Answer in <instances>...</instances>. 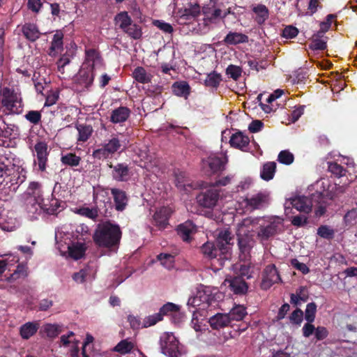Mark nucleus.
<instances>
[{
  "instance_id": "e2e57ef3",
  "label": "nucleus",
  "mask_w": 357,
  "mask_h": 357,
  "mask_svg": "<svg viewBox=\"0 0 357 357\" xmlns=\"http://www.w3.org/2000/svg\"><path fill=\"white\" fill-rule=\"evenodd\" d=\"M305 213H303L293 216L291 219L292 225L298 227L306 225L307 223V217Z\"/></svg>"
},
{
  "instance_id": "f257e3e1",
  "label": "nucleus",
  "mask_w": 357,
  "mask_h": 357,
  "mask_svg": "<svg viewBox=\"0 0 357 357\" xmlns=\"http://www.w3.org/2000/svg\"><path fill=\"white\" fill-rule=\"evenodd\" d=\"M121 238L122 231L120 227L109 220L99 223L93 234L96 246L110 252H117Z\"/></svg>"
},
{
  "instance_id": "de8ad7c7",
  "label": "nucleus",
  "mask_w": 357,
  "mask_h": 357,
  "mask_svg": "<svg viewBox=\"0 0 357 357\" xmlns=\"http://www.w3.org/2000/svg\"><path fill=\"white\" fill-rule=\"evenodd\" d=\"M317 313V304L314 302L310 303L307 304L305 312V319L306 321L312 323L315 320Z\"/></svg>"
},
{
  "instance_id": "aec40b11",
  "label": "nucleus",
  "mask_w": 357,
  "mask_h": 357,
  "mask_svg": "<svg viewBox=\"0 0 357 357\" xmlns=\"http://www.w3.org/2000/svg\"><path fill=\"white\" fill-rule=\"evenodd\" d=\"M75 128L77 132H78L77 144H82L87 142L93 132V127L87 123H77Z\"/></svg>"
},
{
  "instance_id": "423d86ee",
  "label": "nucleus",
  "mask_w": 357,
  "mask_h": 357,
  "mask_svg": "<svg viewBox=\"0 0 357 357\" xmlns=\"http://www.w3.org/2000/svg\"><path fill=\"white\" fill-rule=\"evenodd\" d=\"M122 146L120 140L116 135H112V138L105 140L100 144V147L93 150L92 157L98 160H107L112 157Z\"/></svg>"
},
{
  "instance_id": "6e6552de",
  "label": "nucleus",
  "mask_w": 357,
  "mask_h": 357,
  "mask_svg": "<svg viewBox=\"0 0 357 357\" xmlns=\"http://www.w3.org/2000/svg\"><path fill=\"white\" fill-rule=\"evenodd\" d=\"M2 104L5 109L10 112H19L22 110L23 105L20 95L13 93L8 88L0 87V104Z\"/></svg>"
},
{
  "instance_id": "338daca9",
  "label": "nucleus",
  "mask_w": 357,
  "mask_h": 357,
  "mask_svg": "<svg viewBox=\"0 0 357 357\" xmlns=\"http://www.w3.org/2000/svg\"><path fill=\"white\" fill-rule=\"evenodd\" d=\"M291 265L303 274H307L309 272V268L305 263H301L298 259H291Z\"/></svg>"
},
{
  "instance_id": "473e14b6",
  "label": "nucleus",
  "mask_w": 357,
  "mask_h": 357,
  "mask_svg": "<svg viewBox=\"0 0 357 357\" xmlns=\"http://www.w3.org/2000/svg\"><path fill=\"white\" fill-rule=\"evenodd\" d=\"M277 164L275 162H267L262 166L261 178L263 181H271L276 172Z\"/></svg>"
},
{
  "instance_id": "0e129e2a",
  "label": "nucleus",
  "mask_w": 357,
  "mask_h": 357,
  "mask_svg": "<svg viewBox=\"0 0 357 357\" xmlns=\"http://www.w3.org/2000/svg\"><path fill=\"white\" fill-rule=\"evenodd\" d=\"M33 81L36 90L38 93H42L45 87L48 86V82L43 77H36V74L33 75Z\"/></svg>"
},
{
  "instance_id": "c85d7f7f",
  "label": "nucleus",
  "mask_w": 357,
  "mask_h": 357,
  "mask_svg": "<svg viewBox=\"0 0 357 357\" xmlns=\"http://www.w3.org/2000/svg\"><path fill=\"white\" fill-rule=\"evenodd\" d=\"M24 36L29 41L34 42L40 38V32L36 24L33 23H26L22 28Z\"/></svg>"
},
{
  "instance_id": "bb28decb",
  "label": "nucleus",
  "mask_w": 357,
  "mask_h": 357,
  "mask_svg": "<svg viewBox=\"0 0 357 357\" xmlns=\"http://www.w3.org/2000/svg\"><path fill=\"white\" fill-rule=\"evenodd\" d=\"M344 192L345 188L344 185H340L335 183H328L327 184V188L326 190H324V192L316 193H321L322 197H324V200L326 198H327L331 201L340 194L344 193Z\"/></svg>"
},
{
  "instance_id": "69168bd1",
  "label": "nucleus",
  "mask_w": 357,
  "mask_h": 357,
  "mask_svg": "<svg viewBox=\"0 0 357 357\" xmlns=\"http://www.w3.org/2000/svg\"><path fill=\"white\" fill-rule=\"evenodd\" d=\"M129 113H112L110 121L113 123H123L128 119Z\"/></svg>"
},
{
  "instance_id": "4468645a",
  "label": "nucleus",
  "mask_w": 357,
  "mask_h": 357,
  "mask_svg": "<svg viewBox=\"0 0 357 357\" xmlns=\"http://www.w3.org/2000/svg\"><path fill=\"white\" fill-rule=\"evenodd\" d=\"M282 222L280 220L268 222L259 226L257 236L262 241H267L282 231Z\"/></svg>"
},
{
  "instance_id": "412c9836",
  "label": "nucleus",
  "mask_w": 357,
  "mask_h": 357,
  "mask_svg": "<svg viewBox=\"0 0 357 357\" xmlns=\"http://www.w3.org/2000/svg\"><path fill=\"white\" fill-rule=\"evenodd\" d=\"M226 281L228 282L230 290L234 294L243 295L248 292V284L242 277H234Z\"/></svg>"
},
{
  "instance_id": "f3484780",
  "label": "nucleus",
  "mask_w": 357,
  "mask_h": 357,
  "mask_svg": "<svg viewBox=\"0 0 357 357\" xmlns=\"http://www.w3.org/2000/svg\"><path fill=\"white\" fill-rule=\"evenodd\" d=\"M110 193H112L114 202V208L118 211H123L128 206V197L127 193L119 188H110Z\"/></svg>"
},
{
  "instance_id": "ddd939ff",
  "label": "nucleus",
  "mask_w": 357,
  "mask_h": 357,
  "mask_svg": "<svg viewBox=\"0 0 357 357\" xmlns=\"http://www.w3.org/2000/svg\"><path fill=\"white\" fill-rule=\"evenodd\" d=\"M269 192L266 191L259 192L250 197H245V206L252 210H261L269 204Z\"/></svg>"
},
{
  "instance_id": "680f3d73",
  "label": "nucleus",
  "mask_w": 357,
  "mask_h": 357,
  "mask_svg": "<svg viewBox=\"0 0 357 357\" xmlns=\"http://www.w3.org/2000/svg\"><path fill=\"white\" fill-rule=\"evenodd\" d=\"M317 235L324 239H332L334 237V230L328 226H321L317 229Z\"/></svg>"
},
{
  "instance_id": "4be33fe9",
  "label": "nucleus",
  "mask_w": 357,
  "mask_h": 357,
  "mask_svg": "<svg viewBox=\"0 0 357 357\" xmlns=\"http://www.w3.org/2000/svg\"><path fill=\"white\" fill-rule=\"evenodd\" d=\"M210 300V296L206 294L204 291H198L196 293V295L191 296L188 302H187V305L189 307H197L200 306L201 305H204V307L208 306Z\"/></svg>"
},
{
  "instance_id": "49530a36",
  "label": "nucleus",
  "mask_w": 357,
  "mask_h": 357,
  "mask_svg": "<svg viewBox=\"0 0 357 357\" xmlns=\"http://www.w3.org/2000/svg\"><path fill=\"white\" fill-rule=\"evenodd\" d=\"M253 11L256 13V20L259 24L263 23L268 16L267 8L264 5H258L254 8Z\"/></svg>"
},
{
  "instance_id": "8fccbe9b",
  "label": "nucleus",
  "mask_w": 357,
  "mask_h": 357,
  "mask_svg": "<svg viewBox=\"0 0 357 357\" xmlns=\"http://www.w3.org/2000/svg\"><path fill=\"white\" fill-rule=\"evenodd\" d=\"M28 275L27 267L24 264H18L16 267V270L11 274L10 280H17L18 279H24Z\"/></svg>"
},
{
  "instance_id": "7c9ffc66",
  "label": "nucleus",
  "mask_w": 357,
  "mask_h": 357,
  "mask_svg": "<svg viewBox=\"0 0 357 357\" xmlns=\"http://www.w3.org/2000/svg\"><path fill=\"white\" fill-rule=\"evenodd\" d=\"M248 314L246 312V308L243 305H234L233 308L230 310L229 313H226V315L228 316L230 320L240 321L243 319V318Z\"/></svg>"
},
{
  "instance_id": "b1692460",
  "label": "nucleus",
  "mask_w": 357,
  "mask_h": 357,
  "mask_svg": "<svg viewBox=\"0 0 357 357\" xmlns=\"http://www.w3.org/2000/svg\"><path fill=\"white\" fill-rule=\"evenodd\" d=\"M176 231L183 241L189 242L191 239L190 235L196 231V226L192 221L188 220L178 225Z\"/></svg>"
},
{
  "instance_id": "13d9d810",
  "label": "nucleus",
  "mask_w": 357,
  "mask_h": 357,
  "mask_svg": "<svg viewBox=\"0 0 357 357\" xmlns=\"http://www.w3.org/2000/svg\"><path fill=\"white\" fill-rule=\"evenodd\" d=\"M278 161L282 165H291L294 161V155L288 151H282L278 153Z\"/></svg>"
},
{
  "instance_id": "864d4df0",
  "label": "nucleus",
  "mask_w": 357,
  "mask_h": 357,
  "mask_svg": "<svg viewBox=\"0 0 357 357\" xmlns=\"http://www.w3.org/2000/svg\"><path fill=\"white\" fill-rule=\"evenodd\" d=\"M162 319L163 317H161V314H158V312H156L145 317V319L143 320L142 326L144 328H148L151 326H154L158 321H162Z\"/></svg>"
},
{
  "instance_id": "9d476101",
  "label": "nucleus",
  "mask_w": 357,
  "mask_h": 357,
  "mask_svg": "<svg viewBox=\"0 0 357 357\" xmlns=\"http://www.w3.org/2000/svg\"><path fill=\"white\" fill-rule=\"evenodd\" d=\"M162 353L169 357H180L179 342L172 333H167L161 340Z\"/></svg>"
},
{
  "instance_id": "a19ab883",
  "label": "nucleus",
  "mask_w": 357,
  "mask_h": 357,
  "mask_svg": "<svg viewBox=\"0 0 357 357\" xmlns=\"http://www.w3.org/2000/svg\"><path fill=\"white\" fill-rule=\"evenodd\" d=\"M14 167L5 156L0 155V180L13 172Z\"/></svg>"
},
{
  "instance_id": "a211bd4d",
  "label": "nucleus",
  "mask_w": 357,
  "mask_h": 357,
  "mask_svg": "<svg viewBox=\"0 0 357 357\" xmlns=\"http://www.w3.org/2000/svg\"><path fill=\"white\" fill-rule=\"evenodd\" d=\"M172 214V210L169 206H162L157 210L153 214V220H155L156 227L165 229Z\"/></svg>"
},
{
  "instance_id": "1a4fd4ad",
  "label": "nucleus",
  "mask_w": 357,
  "mask_h": 357,
  "mask_svg": "<svg viewBox=\"0 0 357 357\" xmlns=\"http://www.w3.org/2000/svg\"><path fill=\"white\" fill-rule=\"evenodd\" d=\"M34 165H37L38 169L41 172H45L47 168V157L50 151H47V144L45 141H38L34 146Z\"/></svg>"
},
{
  "instance_id": "4c0bfd02",
  "label": "nucleus",
  "mask_w": 357,
  "mask_h": 357,
  "mask_svg": "<svg viewBox=\"0 0 357 357\" xmlns=\"http://www.w3.org/2000/svg\"><path fill=\"white\" fill-rule=\"evenodd\" d=\"M63 35L61 31H56L54 35L52 45L50 47V55L54 56L56 52L61 51L63 49Z\"/></svg>"
},
{
  "instance_id": "09e8293b",
  "label": "nucleus",
  "mask_w": 357,
  "mask_h": 357,
  "mask_svg": "<svg viewBox=\"0 0 357 357\" xmlns=\"http://www.w3.org/2000/svg\"><path fill=\"white\" fill-rule=\"evenodd\" d=\"M78 214L96 221L98 218V209L97 208L83 207L78 209Z\"/></svg>"
},
{
  "instance_id": "37998d69",
  "label": "nucleus",
  "mask_w": 357,
  "mask_h": 357,
  "mask_svg": "<svg viewBox=\"0 0 357 357\" xmlns=\"http://www.w3.org/2000/svg\"><path fill=\"white\" fill-rule=\"evenodd\" d=\"M178 310H181V306L177 304L167 302L166 304L162 305L158 311V314H161V317H170Z\"/></svg>"
},
{
  "instance_id": "58836bf2",
  "label": "nucleus",
  "mask_w": 357,
  "mask_h": 357,
  "mask_svg": "<svg viewBox=\"0 0 357 357\" xmlns=\"http://www.w3.org/2000/svg\"><path fill=\"white\" fill-rule=\"evenodd\" d=\"M80 161L81 158L77 156L75 153H68L61 157V164L71 167L79 166Z\"/></svg>"
},
{
  "instance_id": "39448f33",
  "label": "nucleus",
  "mask_w": 357,
  "mask_h": 357,
  "mask_svg": "<svg viewBox=\"0 0 357 357\" xmlns=\"http://www.w3.org/2000/svg\"><path fill=\"white\" fill-rule=\"evenodd\" d=\"M233 237L229 229L220 230L215 239V243L206 242L200 248L205 257L213 259L224 255L229 252V246L233 245Z\"/></svg>"
},
{
  "instance_id": "f03ea898",
  "label": "nucleus",
  "mask_w": 357,
  "mask_h": 357,
  "mask_svg": "<svg viewBox=\"0 0 357 357\" xmlns=\"http://www.w3.org/2000/svg\"><path fill=\"white\" fill-rule=\"evenodd\" d=\"M100 63V58L96 50H89L86 52V61L74 77L75 90L82 91L91 86L94 79V66Z\"/></svg>"
},
{
  "instance_id": "ea45409f",
  "label": "nucleus",
  "mask_w": 357,
  "mask_h": 357,
  "mask_svg": "<svg viewBox=\"0 0 357 357\" xmlns=\"http://www.w3.org/2000/svg\"><path fill=\"white\" fill-rule=\"evenodd\" d=\"M20 178V172L17 170L13 169V172L9 175L3 177L2 180H0V184L4 185H8V188H11L13 185H19V179Z\"/></svg>"
},
{
  "instance_id": "c9c22d12",
  "label": "nucleus",
  "mask_w": 357,
  "mask_h": 357,
  "mask_svg": "<svg viewBox=\"0 0 357 357\" xmlns=\"http://www.w3.org/2000/svg\"><path fill=\"white\" fill-rule=\"evenodd\" d=\"M312 203L315 202L317 203V208L315 210V215L317 217H321L326 213L327 203L324 199H323L321 193L312 194Z\"/></svg>"
},
{
  "instance_id": "f704fd0d",
  "label": "nucleus",
  "mask_w": 357,
  "mask_h": 357,
  "mask_svg": "<svg viewBox=\"0 0 357 357\" xmlns=\"http://www.w3.org/2000/svg\"><path fill=\"white\" fill-rule=\"evenodd\" d=\"M133 78L139 83L147 84L151 82L153 75L148 73L143 67H137L132 72Z\"/></svg>"
},
{
  "instance_id": "5fc2aeb1",
  "label": "nucleus",
  "mask_w": 357,
  "mask_h": 357,
  "mask_svg": "<svg viewBox=\"0 0 357 357\" xmlns=\"http://www.w3.org/2000/svg\"><path fill=\"white\" fill-rule=\"evenodd\" d=\"M328 171L338 177L344 176L346 173L345 168L335 162H328Z\"/></svg>"
},
{
  "instance_id": "cd10ccee",
  "label": "nucleus",
  "mask_w": 357,
  "mask_h": 357,
  "mask_svg": "<svg viewBox=\"0 0 357 357\" xmlns=\"http://www.w3.org/2000/svg\"><path fill=\"white\" fill-rule=\"evenodd\" d=\"M203 14L206 24L216 23L219 19H222V10L215 6L207 7L203 8Z\"/></svg>"
},
{
  "instance_id": "72a5a7b5",
  "label": "nucleus",
  "mask_w": 357,
  "mask_h": 357,
  "mask_svg": "<svg viewBox=\"0 0 357 357\" xmlns=\"http://www.w3.org/2000/svg\"><path fill=\"white\" fill-rule=\"evenodd\" d=\"M224 42L228 45H237L248 42V36L238 32H229L224 39Z\"/></svg>"
},
{
  "instance_id": "6e6d98bb",
  "label": "nucleus",
  "mask_w": 357,
  "mask_h": 357,
  "mask_svg": "<svg viewBox=\"0 0 357 357\" xmlns=\"http://www.w3.org/2000/svg\"><path fill=\"white\" fill-rule=\"evenodd\" d=\"M226 74L234 80H238L242 74L241 67L235 65H229L226 69Z\"/></svg>"
},
{
  "instance_id": "603ef678",
  "label": "nucleus",
  "mask_w": 357,
  "mask_h": 357,
  "mask_svg": "<svg viewBox=\"0 0 357 357\" xmlns=\"http://www.w3.org/2000/svg\"><path fill=\"white\" fill-rule=\"evenodd\" d=\"M43 331L50 338L56 337L61 333L60 326L55 324H47L43 327Z\"/></svg>"
},
{
  "instance_id": "3c124183",
  "label": "nucleus",
  "mask_w": 357,
  "mask_h": 357,
  "mask_svg": "<svg viewBox=\"0 0 357 357\" xmlns=\"http://www.w3.org/2000/svg\"><path fill=\"white\" fill-rule=\"evenodd\" d=\"M123 31L133 39L140 38L142 34L141 28L132 22Z\"/></svg>"
},
{
  "instance_id": "e433bc0d",
  "label": "nucleus",
  "mask_w": 357,
  "mask_h": 357,
  "mask_svg": "<svg viewBox=\"0 0 357 357\" xmlns=\"http://www.w3.org/2000/svg\"><path fill=\"white\" fill-rule=\"evenodd\" d=\"M135 344L133 342L129 341L128 339H124L117 344L114 348V351L119 353L120 354H127L134 350Z\"/></svg>"
},
{
  "instance_id": "f8f14e48",
  "label": "nucleus",
  "mask_w": 357,
  "mask_h": 357,
  "mask_svg": "<svg viewBox=\"0 0 357 357\" xmlns=\"http://www.w3.org/2000/svg\"><path fill=\"white\" fill-rule=\"evenodd\" d=\"M279 282H282V281L276 266L273 264L267 265L262 271L261 288L264 290H267L273 284Z\"/></svg>"
},
{
  "instance_id": "79ce46f5",
  "label": "nucleus",
  "mask_w": 357,
  "mask_h": 357,
  "mask_svg": "<svg viewBox=\"0 0 357 357\" xmlns=\"http://www.w3.org/2000/svg\"><path fill=\"white\" fill-rule=\"evenodd\" d=\"M172 90L178 96L186 97L190 93V86L185 82H176L172 85Z\"/></svg>"
},
{
  "instance_id": "c756f323",
  "label": "nucleus",
  "mask_w": 357,
  "mask_h": 357,
  "mask_svg": "<svg viewBox=\"0 0 357 357\" xmlns=\"http://www.w3.org/2000/svg\"><path fill=\"white\" fill-rule=\"evenodd\" d=\"M39 328L40 325L36 321H28L20 326V336L23 340H28L36 333Z\"/></svg>"
},
{
  "instance_id": "5701e85b",
  "label": "nucleus",
  "mask_w": 357,
  "mask_h": 357,
  "mask_svg": "<svg viewBox=\"0 0 357 357\" xmlns=\"http://www.w3.org/2000/svg\"><path fill=\"white\" fill-rule=\"evenodd\" d=\"M250 139L248 136L243 135L242 132H238L231 135L229 139V144L234 149L245 151L248 148Z\"/></svg>"
},
{
  "instance_id": "2eb2a0df",
  "label": "nucleus",
  "mask_w": 357,
  "mask_h": 357,
  "mask_svg": "<svg viewBox=\"0 0 357 357\" xmlns=\"http://www.w3.org/2000/svg\"><path fill=\"white\" fill-rule=\"evenodd\" d=\"M26 200L31 203L33 201V205L38 204L43 201L42 185L38 181H31L25 192Z\"/></svg>"
},
{
  "instance_id": "7ed1b4c3",
  "label": "nucleus",
  "mask_w": 357,
  "mask_h": 357,
  "mask_svg": "<svg viewBox=\"0 0 357 357\" xmlns=\"http://www.w3.org/2000/svg\"><path fill=\"white\" fill-rule=\"evenodd\" d=\"M283 90L277 89L271 94L261 93L258 96L257 99L260 102L261 109L267 112H276L277 110L291 109L292 112H303L306 109L304 105H293V100L282 97Z\"/></svg>"
},
{
  "instance_id": "0eeeda50",
  "label": "nucleus",
  "mask_w": 357,
  "mask_h": 357,
  "mask_svg": "<svg viewBox=\"0 0 357 357\" xmlns=\"http://www.w3.org/2000/svg\"><path fill=\"white\" fill-rule=\"evenodd\" d=\"M226 163V157L213 154L202 160V169L206 176H210L223 172Z\"/></svg>"
},
{
  "instance_id": "6ab92c4d",
  "label": "nucleus",
  "mask_w": 357,
  "mask_h": 357,
  "mask_svg": "<svg viewBox=\"0 0 357 357\" xmlns=\"http://www.w3.org/2000/svg\"><path fill=\"white\" fill-rule=\"evenodd\" d=\"M289 202L293 208L301 213L307 214L312 211V202L305 197H295Z\"/></svg>"
},
{
  "instance_id": "4d7b16f0",
  "label": "nucleus",
  "mask_w": 357,
  "mask_h": 357,
  "mask_svg": "<svg viewBox=\"0 0 357 357\" xmlns=\"http://www.w3.org/2000/svg\"><path fill=\"white\" fill-rule=\"evenodd\" d=\"M310 48L313 50H324L326 48V38H312Z\"/></svg>"
},
{
  "instance_id": "052dcab7",
  "label": "nucleus",
  "mask_w": 357,
  "mask_h": 357,
  "mask_svg": "<svg viewBox=\"0 0 357 357\" xmlns=\"http://www.w3.org/2000/svg\"><path fill=\"white\" fill-rule=\"evenodd\" d=\"M303 318V312L301 308H297L294 311H293L289 317V319L292 324L296 326H301Z\"/></svg>"
},
{
  "instance_id": "dca6fc26",
  "label": "nucleus",
  "mask_w": 357,
  "mask_h": 357,
  "mask_svg": "<svg viewBox=\"0 0 357 357\" xmlns=\"http://www.w3.org/2000/svg\"><path fill=\"white\" fill-rule=\"evenodd\" d=\"M112 169V176L117 181H128L130 177V169L127 163L108 164Z\"/></svg>"
},
{
  "instance_id": "bf43d9fd",
  "label": "nucleus",
  "mask_w": 357,
  "mask_h": 357,
  "mask_svg": "<svg viewBox=\"0 0 357 357\" xmlns=\"http://www.w3.org/2000/svg\"><path fill=\"white\" fill-rule=\"evenodd\" d=\"M109 188H103L102 186H98L97 189H94L93 190V201L96 202L97 199H100V202H105V199L108 198Z\"/></svg>"
},
{
  "instance_id": "393cba45",
  "label": "nucleus",
  "mask_w": 357,
  "mask_h": 357,
  "mask_svg": "<svg viewBox=\"0 0 357 357\" xmlns=\"http://www.w3.org/2000/svg\"><path fill=\"white\" fill-rule=\"evenodd\" d=\"M231 320L229 317L226 315V313H218L209 319V324L213 330L224 328L228 326Z\"/></svg>"
},
{
  "instance_id": "9b49d317",
  "label": "nucleus",
  "mask_w": 357,
  "mask_h": 357,
  "mask_svg": "<svg viewBox=\"0 0 357 357\" xmlns=\"http://www.w3.org/2000/svg\"><path fill=\"white\" fill-rule=\"evenodd\" d=\"M220 197V190L216 188H208L202 191L196 197L199 205L206 208H212L216 205Z\"/></svg>"
},
{
  "instance_id": "c03bdc74",
  "label": "nucleus",
  "mask_w": 357,
  "mask_h": 357,
  "mask_svg": "<svg viewBox=\"0 0 357 357\" xmlns=\"http://www.w3.org/2000/svg\"><path fill=\"white\" fill-rule=\"evenodd\" d=\"M222 81L221 75L215 71L208 73L204 80L206 86L217 88Z\"/></svg>"
},
{
  "instance_id": "774afa93",
  "label": "nucleus",
  "mask_w": 357,
  "mask_h": 357,
  "mask_svg": "<svg viewBox=\"0 0 357 357\" xmlns=\"http://www.w3.org/2000/svg\"><path fill=\"white\" fill-rule=\"evenodd\" d=\"M298 29L292 26H288L283 30L282 36L286 38H293L298 35Z\"/></svg>"
},
{
  "instance_id": "a878e982",
  "label": "nucleus",
  "mask_w": 357,
  "mask_h": 357,
  "mask_svg": "<svg viewBox=\"0 0 357 357\" xmlns=\"http://www.w3.org/2000/svg\"><path fill=\"white\" fill-rule=\"evenodd\" d=\"M37 205L40 206V209L46 214L53 215L59 208L61 201L52 197L51 199H44Z\"/></svg>"
},
{
  "instance_id": "a18cd8bd",
  "label": "nucleus",
  "mask_w": 357,
  "mask_h": 357,
  "mask_svg": "<svg viewBox=\"0 0 357 357\" xmlns=\"http://www.w3.org/2000/svg\"><path fill=\"white\" fill-rule=\"evenodd\" d=\"M116 24L123 31L132 22L127 12H121L115 17Z\"/></svg>"
},
{
  "instance_id": "2f4dec72",
  "label": "nucleus",
  "mask_w": 357,
  "mask_h": 357,
  "mask_svg": "<svg viewBox=\"0 0 357 357\" xmlns=\"http://www.w3.org/2000/svg\"><path fill=\"white\" fill-rule=\"evenodd\" d=\"M68 249L70 257L75 260H79L84 256L86 248L84 243L77 242L69 246Z\"/></svg>"
},
{
  "instance_id": "20e7f679",
  "label": "nucleus",
  "mask_w": 357,
  "mask_h": 357,
  "mask_svg": "<svg viewBox=\"0 0 357 357\" xmlns=\"http://www.w3.org/2000/svg\"><path fill=\"white\" fill-rule=\"evenodd\" d=\"M257 220L252 218H245L241 223L238 225L237 230L238 245L239 248V257L243 260H249L250 252L254 246L255 241L252 231V226L257 224Z\"/></svg>"
}]
</instances>
